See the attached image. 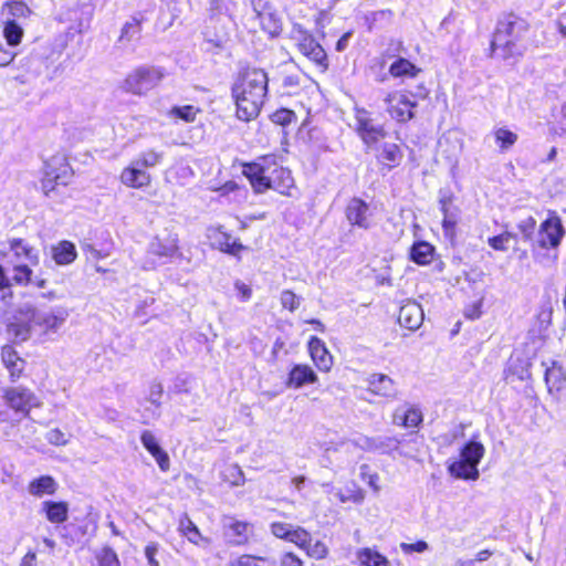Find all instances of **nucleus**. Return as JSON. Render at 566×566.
<instances>
[{
	"label": "nucleus",
	"mask_w": 566,
	"mask_h": 566,
	"mask_svg": "<svg viewBox=\"0 0 566 566\" xmlns=\"http://www.w3.org/2000/svg\"><path fill=\"white\" fill-rule=\"evenodd\" d=\"M268 74L260 69L247 70L238 76L231 91L239 119L249 122L259 115L268 92Z\"/></svg>",
	"instance_id": "f257e3e1"
},
{
	"label": "nucleus",
	"mask_w": 566,
	"mask_h": 566,
	"mask_svg": "<svg viewBox=\"0 0 566 566\" xmlns=\"http://www.w3.org/2000/svg\"><path fill=\"white\" fill-rule=\"evenodd\" d=\"M243 174L258 193L273 189L283 196H292V189L295 188L291 170L279 165L273 155H266L258 158L254 163L245 164Z\"/></svg>",
	"instance_id": "f03ea898"
},
{
	"label": "nucleus",
	"mask_w": 566,
	"mask_h": 566,
	"mask_svg": "<svg viewBox=\"0 0 566 566\" xmlns=\"http://www.w3.org/2000/svg\"><path fill=\"white\" fill-rule=\"evenodd\" d=\"M528 29L527 22L515 15L509 14L499 21L496 31L491 42L493 54L503 60L517 59L523 55L524 48L520 43Z\"/></svg>",
	"instance_id": "7ed1b4c3"
},
{
	"label": "nucleus",
	"mask_w": 566,
	"mask_h": 566,
	"mask_svg": "<svg viewBox=\"0 0 566 566\" xmlns=\"http://www.w3.org/2000/svg\"><path fill=\"white\" fill-rule=\"evenodd\" d=\"M484 454L483 443L471 439L460 448L459 458L448 461L449 474L459 480L476 481L480 476L478 465Z\"/></svg>",
	"instance_id": "20e7f679"
},
{
	"label": "nucleus",
	"mask_w": 566,
	"mask_h": 566,
	"mask_svg": "<svg viewBox=\"0 0 566 566\" xmlns=\"http://www.w3.org/2000/svg\"><path fill=\"white\" fill-rule=\"evenodd\" d=\"M20 314L32 321L34 327H39L43 335L57 333L65 324L70 312L63 306L39 310L31 304L20 307Z\"/></svg>",
	"instance_id": "39448f33"
},
{
	"label": "nucleus",
	"mask_w": 566,
	"mask_h": 566,
	"mask_svg": "<svg viewBox=\"0 0 566 566\" xmlns=\"http://www.w3.org/2000/svg\"><path fill=\"white\" fill-rule=\"evenodd\" d=\"M73 171L63 156H53L44 163L41 179L42 191L48 198H53L60 186H67Z\"/></svg>",
	"instance_id": "423d86ee"
},
{
	"label": "nucleus",
	"mask_w": 566,
	"mask_h": 566,
	"mask_svg": "<svg viewBox=\"0 0 566 566\" xmlns=\"http://www.w3.org/2000/svg\"><path fill=\"white\" fill-rule=\"evenodd\" d=\"M164 77L165 73L160 67L140 66L125 77L122 87L127 93L140 96L157 87Z\"/></svg>",
	"instance_id": "0eeeda50"
},
{
	"label": "nucleus",
	"mask_w": 566,
	"mask_h": 566,
	"mask_svg": "<svg viewBox=\"0 0 566 566\" xmlns=\"http://www.w3.org/2000/svg\"><path fill=\"white\" fill-rule=\"evenodd\" d=\"M418 94H412L408 91H394L387 94L384 102L386 111L390 117L399 123H406L413 117V109L417 106L416 97L424 98L427 92L423 87L419 88Z\"/></svg>",
	"instance_id": "6e6552de"
},
{
	"label": "nucleus",
	"mask_w": 566,
	"mask_h": 566,
	"mask_svg": "<svg viewBox=\"0 0 566 566\" xmlns=\"http://www.w3.org/2000/svg\"><path fill=\"white\" fill-rule=\"evenodd\" d=\"M292 39L296 41L298 51L308 60L314 62L323 71L328 66L327 55L319 43L316 42L314 36L302 29L301 25H294L292 30Z\"/></svg>",
	"instance_id": "1a4fd4ad"
},
{
	"label": "nucleus",
	"mask_w": 566,
	"mask_h": 566,
	"mask_svg": "<svg viewBox=\"0 0 566 566\" xmlns=\"http://www.w3.org/2000/svg\"><path fill=\"white\" fill-rule=\"evenodd\" d=\"M7 406L15 412L28 415L32 408L40 406L39 398L29 388L17 386L2 389Z\"/></svg>",
	"instance_id": "9d476101"
},
{
	"label": "nucleus",
	"mask_w": 566,
	"mask_h": 566,
	"mask_svg": "<svg viewBox=\"0 0 566 566\" xmlns=\"http://www.w3.org/2000/svg\"><path fill=\"white\" fill-rule=\"evenodd\" d=\"M149 258L158 261V264H164L179 254V240L177 234L165 233L157 234L149 242L147 248Z\"/></svg>",
	"instance_id": "9b49d317"
},
{
	"label": "nucleus",
	"mask_w": 566,
	"mask_h": 566,
	"mask_svg": "<svg viewBox=\"0 0 566 566\" xmlns=\"http://www.w3.org/2000/svg\"><path fill=\"white\" fill-rule=\"evenodd\" d=\"M565 234L560 218L555 212H549L548 218L542 222L538 231V243L542 248L556 249Z\"/></svg>",
	"instance_id": "f8f14e48"
},
{
	"label": "nucleus",
	"mask_w": 566,
	"mask_h": 566,
	"mask_svg": "<svg viewBox=\"0 0 566 566\" xmlns=\"http://www.w3.org/2000/svg\"><path fill=\"white\" fill-rule=\"evenodd\" d=\"M355 120L357 133L367 146H373L385 137L382 126L376 125L366 109L357 108Z\"/></svg>",
	"instance_id": "ddd939ff"
},
{
	"label": "nucleus",
	"mask_w": 566,
	"mask_h": 566,
	"mask_svg": "<svg viewBox=\"0 0 566 566\" xmlns=\"http://www.w3.org/2000/svg\"><path fill=\"white\" fill-rule=\"evenodd\" d=\"M207 239L210 245L230 255L238 256L245 247L233 239L221 226H212L207 229Z\"/></svg>",
	"instance_id": "4468645a"
},
{
	"label": "nucleus",
	"mask_w": 566,
	"mask_h": 566,
	"mask_svg": "<svg viewBox=\"0 0 566 566\" xmlns=\"http://www.w3.org/2000/svg\"><path fill=\"white\" fill-rule=\"evenodd\" d=\"M423 421V413L419 406L403 402L392 412V423L406 429H417Z\"/></svg>",
	"instance_id": "2eb2a0df"
},
{
	"label": "nucleus",
	"mask_w": 566,
	"mask_h": 566,
	"mask_svg": "<svg viewBox=\"0 0 566 566\" xmlns=\"http://www.w3.org/2000/svg\"><path fill=\"white\" fill-rule=\"evenodd\" d=\"M346 219L352 226L360 229H369L373 223L371 211L369 206L359 198L349 200L346 207Z\"/></svg>",
	"instance_id": "dca6fc26"
},
{
	"label": "nucleus",
	"mask_w": 566,
	"mask_h": 566,
	"mask_svg": "<svg viewBox=\"0 0 566 566\" xmlns=\"http://www.w3.org/2000/svg\"><path fill=\"white\" fill-rule=\"evenodd\" d=\"M119 180L128 188L143 189L150 185L151 176L132 160L130 164L122 170Z\"/></svg>",
	"instance_id": "f3484780"
},
{
	"label": "nucleus",
	"mask_w": 566,
	"mask_h": 566,
	"mask_svg": "<svg viewBox=\"0 0 566 566\" xmlns=\"http://www.w3.org/2000/svg\"><path fill=\"white\" fill-rule=\"evenodd\" d=\"M545 366V382L551 395L559 394L566 388V369L564 366L552 360L549 364L543 363Z\"/></svg>",
	"instance_id": "a211bd4d"
},
{
	"label": "nucleus",
	"mask_w": 566,
	"mask_h": 566,
	"mask_svg": "<svg viewBox=\"0 0 566 566\" xmlns=\"http://www.w3.org/2000/svg\"><path fill=\"white\" fill-rule=\"evenodd\" d=\"M140 442L143 447L153 455L159 469L163 472H167L170 468V459L167 452L164 451L159 446L156 436L151 431L145 430L140 434Z\"/></svg>",
	"instance_id": "6ab92c4d"
},
{
	"label": "nucleus",
	"mask_w": 566,
	"mask_h": 566,
	"mask_svg": "<svg viewBox=\"0 0 566 566\" xmlns=\"http://www.w3.org/2000/svg\"><path fill=\"white\" fill-rule=\"evenodd\" d=\"M308 352L312 360L321 371L327 373L331 370L333 357L322 339L312 336L308 340Z\"/></svg>",
	"instance_id": "aec40b11"
},
{
	"label": "nucleus",
	"mask_w": 566,
	"mask_h": 566,
	"mask_svg": "<svg viewBox=\"0 0 566 566\" xmlns=\"http://www.w3.org/2000/svg\"><path fill=\"white\" fill-rule=\"evenodd\" d=\"M399 324L410 331L418 329L423 322L422 307L416 302H408L400 307Z\"/></svg>",
	"instance_id": "412c9836"
},
{
	"label": "nucleus",
	"mask_w": 566,
	"mask_h": 566,
	"mask_svg": "<svg viewBox=\"0 0 566 566\" xmlns=\"http://www.w3.org/2000/svg\"><path fill=\"white\" fill-rule=\"evenodd\" d=\"M368 390L384 398H395L398 394L395 381L384 374H373L367 379Z\"/></svg>",
	"instance_id": "4be33fe9"
},
{
	"label": "nucleus",
	"mask_w": 566,
	"mask_h": 566,
	"mask_svg": "<svg viewBox=\"0 0 566 566\" xmlns=\"http://www.w3.org/2000/svg\"><path fill=\"white\" fill-rule=\"evenodd\" d=\"M10 251L20 262H28L29 265H38L40 258L39 251L22 239H12L9 241Z\"/></svg>",
	"instance_id": "5701e85b"
},
{
	"label": "nucleus",
	"mask_w": 566,
	"mask_h": 566,
	"mask_svg": "<svg viewBox=\"0 0 566 566\" xmlns=\"http://www.w3.org/2000/svg\"><path fill=\"white\" fill-rule=\"evenodd\" d=\"M32 327V321L21 315L19 310L18 315L8 324L7 333L12 340L21 343L30 338Z\"/></svg>",
	"instance_id": "b1692460"
},
{
	"label": "nucleus",
	"mask_w": 566,
	"mask_h": 566,
	"mask_svg": "<svg viewBox=\"0 0 566 566\" xmlns=\"http://www.w3.org/2000/svg\"><path fill=\"white\" fill-rule=\"evenodd\" d=\"M440 209L443 214L442 229L447 238L453 239L455 237V229L459 221V209L452 207L450 199H440Z\"/></svg>",
	"instance_id": "393cba45"
},
{
	"label": "nucleus",
	"mask_w": 566,
	"mask_h": 566,
	"mask_svg": "<svg viewBox=\"0 0 566 566\" xmlns=\"http://www.w3.org/2000/svg\"><path fill=\"white\" fill-rule=\"evenodd\" d=\"M59 484L51 475H41L31 480L27 486L28 493L34 497L54 495Z\"/></svg>",
	"instance_id": "a878e982"
},
{
	"label": "nucleus",
	"mask_w": 566,
	"mask_h": 566,
	"mask_svg": "<svg viewBox=\"0 0 566 566\" xmlns=\"http://www.w3.org/2000/svg\"><path fill=\"white\" fill-rule=\"evenodd\" d=\"M1 360L8 369L12 381L20 378L24 369V360L18 355L12 346L6 345L2 347Z\"/></svg>",
	"instance_id": "bb28decb"
},
{
	"label": "nucleus",
	"mask_w": 566,
	"mask_h": 566,
	"mask_svg": "<svg viewBox=\"0 0 566 566\" xmlns=\"http://www.w3.org/2000/svg\"><path fill=\"white\" fill-rule=\"evenodd\" d=\"M41 512L45 514L49 522L61 524L69 518V504L63 501H44L41 504Z\"/></svg>",
	"instance_id": "cd10ccee"
},
{
	"label": "nucleus",
	"mask_w": 566,
	"mask_h": 566,
	"mask_svg": "<svg viewBox=\"0 0 566 566\" xmlns=\"http://www.w3.org/2000/svg\"><path fill=\"white\" fill-rule=\"evenodd\" d=\"M316 381L317 376L310 366L295 365L290 371L287 386L293 388H301L306 384H314Z\"/></svg>",
	"instance_id": "c85d7f7f"
},
{
	"label": "nucleus",
	"mask_w": 566,
	"mask_h": 566,
	"mask_svg": "<svg viewBox=\"0 0 566 566\" xmlns=\"http://www.w3.org/2000/svg\"><path fill=\"white\" fill-rule=\"evenodd\" d=\"M178 531L195 545L208 546L210 544V539L201 535L199 528L187 515L180 517Z\"/></svg>",
	"instance_id": "c756f323"
},
{
	"label": "nucleus",
	"mask_w": 566,
	"mask_h": 566,
	"mask_svg": "<svg viewBox=\"0 0 566 566\" xmlns=\"http://www.w3.org/2000/svg\"><path fill=\"white\" fill-rule=\"evenodd\" d=\"M77 256L75 245L70 241H61L52 247V259L59 265H69L74 262Z\"/></svg>",
	"instance_id": "7c9ffc66"
},
{
	"label": "nucleus",
	"mask_w": 566,
	"mask_h": 566,
	"mask_svg": "<svg viewBox=\"0 0 566 566\" xmlns=\"http://www.w3.org/2000/svg\"><path fill=\"white\" fill-rule=\"evenodd\" d=\"M434 247L426 241L415 242L410 249V259L419 264L427 265L433 259Z\"/></svg>",
	"instance_id": "2f4dec72"
},
{
	"label": "nucleus",
	"mask_w": 566,
	"mask_h": 566,
	"mask_svg": "<svg viewBox=\"0 0 566 566\" xmlns=\"http://www.w3.org/2000/svg\"><path fill=\"white\" fill-rule=\"evenodd\" d=\"M258 15L262 30L270 36H277L282 32V20L275 12L262 11Z\"/></svg>",
	"instance_id": "473e14b6"
},
{
	"label": "nucleus",
	"mask_w": 566,
	"mask_h": 566,
	"mask_svg": "<svg viewBox=\"0 0 566 566\" xmlns=\"http://www.w3.org/2000/svg\"><path fill=\"white\" fill-rule=\"evenodd\" d=\"M358 566H390L388 559L376 551L363 548L357 553Z\"/></svg>",
	"instance_id": "72a5a7b5"
},
{
	"label": "nucleus",
	"mask_w": 566,
	"mask_h": 566,
	"mask_svg": "<svg viewBox=\"0 0 566 566\" xmlns=\"http://www.w3.org/2000/svg\"><path fill=\"white\" fill-rule=\"evenodd\" d=\"M229 530V536L235 545L244 544L249 537L250 525L245 522L230 520L226 524Z\"/></svg>",
	"instance_id": "f704fd0d"
},
{
	"label": "nucleus",
	"mask_w": 566,
	"mask_h": 566,
	"mask_svg": "<svg viewBox=\"0 0 566 566\" xmlns=\"http://www.w3.org/2000/svg\"><path fill=\"white\" fill-rule=\"evenodd\" d=\"M419 72L420 70L415 64L402 57L396 60L389 67V73L394 77H415Z\"/></svg>",
	"instance_id": "c9c22d12"
},
{
	"label": "nucleus",
	"mask_w": 566,
	"mask_h": 566,
	"mask_svg": "<svg viewBox=\"0 0 566 566\" xmlns=\"http://www.w3.org/2000/svg\"><path fill=\"white\" fill-rule=\"evenodd\" d=\"M199 108L193 105L174 106L168 112L170 119H180L185 123H193L199 114Z\"/></svg>",
	"instance_id": "e433bc0d"
},
{
	"label": "nucleus",
	"mask_w": 566,
	"mask_h": 566,
	"mask_svg": "<svg viewBox=\"0 0 566 566\" xmlns=\"http://www.w3.org/2000/svg\"><path fill=\"white\" fill-rule=\"evenodd\" d=\"M401 158L402 154L398 145L389 143L384 144L379 154V159L384 164H386L389 168H392L399 165Z\"/></svg>",
	"instance_id": "4c0bfd02"
},
{
	"label": "nucleus",
	"mask_w": 566,
	"mask_h": 566,
	"mask_svg": "<svg viewBox=\"0 0 566 566\" xmlns=\"http://www.w3.org/2000/svg\"><path fill=\"white\" fill-rule=\"evenodd\" d=\"M3 36L11 46L20 44L23 36V29L14 21L7 18L3 28Z\"/></svg>",
	"instance_id": "58836bf2"
},
{
	"label": "nucleus",
	"mask_w": 566,
	"mask_h": 566,
	"mask_svg": "<svg viewBox=\"0 0 566 566\" xmlns=\"http://www.w3.org/2000/svg\"><path fill=\"white\" fill-rule=\"evenodd\" d=\"M8 14L10 20L27 19L31 14L30 8L21 1H12L6 3L2 9V14Z\"/></svg>",
	"instance_id": "ea45409f"
},
{
	"label": "nucleus",
	"mask_w": 566,
	"mask_h": 566,
	"mask_svg": "<svg viewBox=\"0 0 566 566\" xmlns=\"http://www.w3.org/2000/svg\"><path fill=\"white\" fill-rule=\"evenodd\" d=\"M163 154L154 149H148L140 153L135 159H133L140 168H153L160 164Z\"/></svg>",
	"instance_id": "a19ab883"
},
{
	"label": "nucleus",
	"mask_w": 566,
	"mask_h": 566,
	"mask_svg": "<svg viewBox=\"0 0 566 566\" xmlns=\"http://www.w3.org/2000/svg\"><path fill=\"white\" fill-rule=\"evenodd\" d=\"M94 556L98 566H120L116 552L109 546L96 551Z\"/></svg>",
	"instance_id": "79ce46f5"
},
{
	"label": "nucleus",
	"mask_w": 566,
	"mask_h": 566,
	"mask_svg": "<svg viewBox=\"0 0 566 566\" xmlns=\"http://www.w3.org/2000/svg\"><path fill=\"white\" fill-rule=\"evenodd\" d=\"M494 138L499 147L505 150L516 143L517 135L505 127H500L494 130Z\"/></svg>",
	"instance_id": "37998d69"
},
{
	"label": "nucleus",
	"mask_w": 566,
	"mask_h": 566,
	"mask_svg": "<svg viewBox=\"0 0 566 566\" xmlns=\"http://www.w3.org/2000/svg\"><path fill=\"white\" fill-rule=\"evenodd\" d=\"M287 542H291L297 547L305 549L307 544L312 542V536L305 528L301 526H294L290 533Z\"/></svg>",
	"instance_id": "c03bdc74"
},
{
	"label": "nucleus",
	"mask_w": 566,
	"mask_h": 566,
	"mask_svg": "<svg viewBox=\"0 0 566 566\" xmlns=\"http://www.w3.org/2000/svg\"><path fill=\"white\" fill-rule=\"evenodd\" d=\"M334 495L338 499L340 503L353 502L359 504L365 499V493L359 488L354 486L353 489H348L346 493L342 490H336Z\"/></svg>",
	"instance_id": "a18cd8bd"
},
{
	"label": "nucleus",
	"mask_w": 566,
	"mask_h": 566,
	"mask_svg": "<svg viewBox=\"0 0 566 566\" xmlns=\"http://www.w3.org/2000/svg\"><path fill=\"white\" fill-rule=\"evenodd\" d=\"M223 480L233 486H239L244 483V474L241 468L237 464L228 465L223 473Z\"/></svg>",
	"instance_id": "49530a36"
},
{
	"label": "nucleus",
	"mask_w": 566,
	"mask_h": 566,
	"mask_svg": "<svg viewBox=\"0 0 566 566\" xmlns=\"http://www.w3.org/2000/svg\"><path fill=\"white\" fill-rule=\"evenodd\" d=\"M512 239H515V234L505 231L499 235L489 238L488 243L493 250L505 252L509 250V243Z\"/></svg>",
	"instance_id": "de8ad7c7"
},
{
	"label": "nucleus",
	"mask_w": 566,
	"mask_h": 566,
	"mask_svg": "<svg viewBox=\"0 0 566 566\" xmlns=\"http://www.w3.org/2000/svg\"><path fill=\"white\" fill-rule=\"evenodd\" d=\"M32 273L28 264H18L13 268L12 280L19 285H27L32 282Z\"/></svg>",
	"instance_id": "09e8293b"
},
{
	"label": "nucleus",
	"mask_w": 566,
	"mask_h": 566,
	"mask_svg": "<svg viewBox=\"0 0 566 566\" xmlns=\"http://www.w3.org/2000/svg\"><path fill=\"white\" fill-rule=\"evenodd\" d=\"M360 478L365 481L369 488L374 490V492L380 491L379 485V475L375 472H370V469L367 464L360 465Z\"/></svg>",
	"instance_id": "8fccbe9b"
},
{
	"label": "nucleus",
	"mask_w": 566,
	"mask_h": 566,
	"mask_svg": "<svg viewBox=\"0 0 566 566\" xmlns=\"http://www.w3.org/2000/svg\"><path fill=\"white\" fill-rule=\"evenodd\" d=\"M306 554L315 559H323L327 556L328 548L322 541H316L315 543H310L304 549Z\"/></svg>",
	"instance_id": "3c124183"
},
{
	"label": "nucleus",
	"mask_w": 566,
	"mask_h": 566,
	"mask_svg": "<svg viewBox=\"0 0 566 566\" xmlns=\"http://www.w3.org/2000/svg\"><path fill=\"white\" fill-rule=\"evenodd\" d=\"M377 442L380 447L377 448L378 452L390 453L399 449L400 441L396 437H378Z\"/></svg>",
	"instance_id": "603ef678"
},
{
	"label": "nucleus",
	"mask_w": 566,
	"mask_h": 566,
	"mask_svg": "<svg viewBox=\"0 0 566 566\" xmlns=\"http://www.w3.org/2000/svg\"><path fill=\"white\" fill-rule=\"evenodd\" d=\"M352 446H357L363 450L366 451H377V448L380 447L377 442V438H369V437H360L353 443H345L343 447L345 449H349Z\"/></svg>",
	"instance_id": "864d4df0"
},
{
	"label": "nucleus",
	"mask_w": 566,
	"mask_h": 566,
	"mask_svg": "<svg viewBox=\"0 0 566 566\" xmlns=\"http://www.w3.org/2000/svg\"><path fill=\"white\" fill-rule=\"evenodd\" d=\"M294 526L289 523L273 522L270 526L271 533L277 537L287 541L290 533Z\"/></svg>",
	"instance_id": "5fc2aeb1"
},
{
	"label": "nucleus",
	"mask_w": 566,
	"mask_h": 566,
	"mask_svg": "<svg viewBox=\"0 0 566 566\" xmlns=\"http://www.w3.org/2000/svg\"><path fill=\"white\" fill-rule=\"evenodd\" d=\"M281 304L284 308L295 311L300 306V298L292 291H283L281 293Z\"/></svg>",
	"instance_id": "6e6d98bb"
},
{
	"label": "nucleus",
	"mask_w": 566,
	"mask_h": 566,
	"mask_svg": "<svg viewBox=\"0 0 566 566\" xmlns=\"http://www.w3.org/2000/svg\"><path fill=\"white\" fill-rule=\"evenodd\" d=\"M19 566H51V563L40 558L35 552L29 551L21 558Z\"/></svg>",
	"instance_id": "4d7b16f0"
},
{
	"label": "nucleus",
	"mask_w": 566,
	"mask_h": 566,
	"mask_svg": "<svg viewBox=\"0 0 566 566\" xmlns=\"http://www.w3.org/2000/svg\"><path fill=\"white\" fill-rule=\"evenodd\" d=\"M164 388L160 382H151L148 390V401L156 408L160 406Z\"/></svg>",
	"instance_id": "13d9d810"
},
{
	"label": "nucleus",
	"mask_w": 566,
	"mask_h": 566,
	"mask_svg": "<svg viewBox=\"0 0 566 566\" xmlns=\"http://www.w3.org/2000/svg\"><path fill=\"white\" fill-rule=\"evenodd\" d=\"M159 552V544L155 542H149L144 549L145 557L149 566H159L160 563L157 559V555Z\"/></svg>",
	"instance_id": "bf43d9fd"
},
{
	"label": "nucleus",
	"mask_w": 566,
	"mask_h": 566,
	"mask_svg": "<svg viewBox=\"0 0 566 566\" xmlns=\"http://www.w3.org/2000/svg\"><path fill=\"white\" fill-rule=\"evenodd\" d=\"M45 439L49 443L54 446H65L67 443V438L65 437V433L62 432L60 429H52L46 432Z\"/></svg>",
	"instance_id": "052dcab7"
},
{
	"label": "nucleus",
	"mask_w": 566,
	"mask_h": 566,
	"mask_svg": "<svg viewBox=\"0 0 566 566\" xmlns=\"http://www.w3.org/2000/svg\"><path fill=\"white\" fill-rule=\"evenodd\" d=\"M400 548L405 554H412V553H423L426 552L429 546L428 543L424 541H418L416 543H401Z\"/></svg>",
	"instance_id": "680f3d73"
},
{
	"label": "nucleus",
	"mask_w": 566,
	"mask_h": 566,
	"mask_svg": "<svg viewBox=\"0 0 566 566\" xmlns=\"http://www.w3.org/2000/svg\"><path fill=\"white\" fill-rule=\"evenodd\" d=\"M265 560L263 557L253 555H242L230 563V566H260L259 562Z\"/></svg>",
	"instance_id": "e2e57ef3"
},
{
	"label": "nucleus",
	"mask_w": 566,
	"mask_h": 566,
	"mask_svg": "<svg viewBox=\"0 0 566 566\" xmlns=\"http://www.w3.org/2000/svg\"><path fill=\"white\" fill-rule=\"evenodd\" d=\"M536 221L533 217H528L524 220H522L517 228L522 232L525 239H530L535 230Z\"/></svg>",
	"instance_id": "0e129e2a"
},
{
	"label": "nucleus",
	"mask_w": 566,
	"mask_h": 566,
	"mask_svg": "<svg viewBox=\"0 0 566 566\" xmlns=\"http://www.w3.org/2000/svg\"><path fill=\"white\" fill-rule=\"evenodd\" d=\"M139 32V22L137 20H133L127 22L123 29L120 34V40L127 39L128 41Z\"/></svg>",
	"instance_id": "69168bd1"
},
{
	"label": "nucleus",
	"mask_w": 566,
	"mask_h": 566,
	"mask_svg": "<svg viewBox=\"0 0 566 566\" xmlns=\"http://www.w3.org/2000/svg\"><path fill=\"white\" fill-rule=\"evenodd\" d=\"M234 289L237 291V296L241 302H247L252 296V290L249 285L241 281H235Z\"/></svg>",
	"instance_id": "338daca9"
},
{
	"label": "nucleus",
	"mask_w": 566,
	"mask_h": 566,
	"mask_svg": "<svg viewBox=\"0 0 566 566\" xmlns=\"http://www.w3.org/2000/svg\"><path fill=\"white\" fill-rule=\"evenodd\" d=\"M281 566H303L302 559L293 553H285L280 560Z\"/></svg>",
	"instance_id": "774afa93"
}]
</instances>
